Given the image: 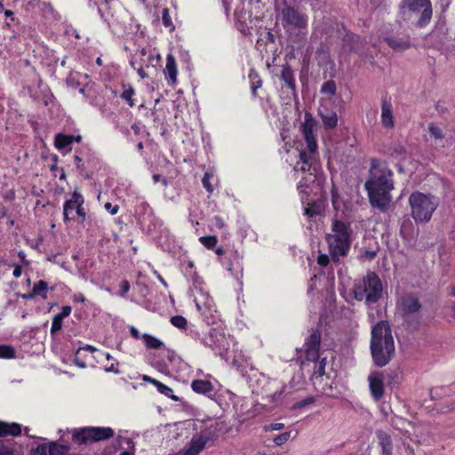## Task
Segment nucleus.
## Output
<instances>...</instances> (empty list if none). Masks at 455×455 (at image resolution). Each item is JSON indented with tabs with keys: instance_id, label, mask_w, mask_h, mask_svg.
<instances>
[{
	"instance_id": "6ab92c4d",
	"label": "nucleus",
	"mask_w": 455,
	"mask_h": 455,
	"mask_svg": "<svg viewBox=\"0 0 455 455\" xmlns=\"http://www.w3.org/2000/svg\"><path fill=\"white\" fill-rule=\"evenodd\" d=\"M323 211V202L319 199L313 200L307 203V207L305 208V215H307L308 218H314L322 215Z\"/></svg>"
},
{
	"instance_id": "864d4df0",
	"label": "nucleus",
	"mask_w": 455,
	"mask_h": 455,
	"mask_svg": "<svg viewBox=\"0 0 455 455\" xmlns=\"http://www.w3.org/2000/svg\"><path fill=\"white\" fill-rule=\"evenodd\" d=\"M105 209L109 211L112 215L116 214L118 212V205H112L111 203H106L104 205Z\"/></svg>"
},
{
	"instance_id": "cd10ccee",
	"label": "nucleus",
	"mask_w": 455,
	"mask_h": 455,
	"mask_svg": "<svg viewBox=\"0 0 455 455\" xmlns=\"http://www.w3.org/2000/svg\"><path fill=\"white\" fill-rule=\"evenodd\" d=\"M0 455H22L20 448L12 443H2L0 445Z\"/></svg>"
},
{
	"instance_id": "49530a36",
	"label": "nucleus",
	"mask_w": 455,
	"mask_h": 455,
	"mask_svg": "<svg viewBox=\"0 0 455 455\" xmlns=\"http://www.w3.org/2000/svg\"><path fill=\"white\" fill-rule=\"evenodd\" d=\"M156 387L157 388V390H158L161 394H163V395H166V396L171 395V393H172V389L171 387H169L168 386H166V385L163 384V383H162V382H160V381H159V383L156 385Z\"/></svg>"
},
{
	"instance_id": "de8ad7c7",
	"label": "nucleus",
	"mask_w": 455,
	"mask_h": 455,
	"mask_svg": "<svg viewBox=\"0 0 455 455\" xmlns=\"http://www.w3.org/2000/svg\"><path fill=\"white\" fill-rule=\"evenodd\" d=\"M311 156H308L305 151H300L299 153V160L302 164H307V166H311Z\"/></svg>"
},
{
	"instance_id": "a211bd4d",
	"label": "nucleus",
	"mask_w": 455,
	"mask_h": 455,
	"mask_svg": "<svg viewBox=\"0 0 455 455\" xmlns=\"http://www.w3.org/2000/svg\"><path fill=\"white\" fill-rule=\"evenodd\" d=\"M166 78L172 84L177 82V66L175 58L172 54H168L166 58V66L164 69Z\"/></svg>"
},
{
	"instance_id": "5701e85b",
	"label": "nucleus",
	"mask_w": 455,
	"mask_h": 455,
	"mask_svg": "<svg viewBox=\"0 0 455 455\" xmlns=\"http://www.w3.org/2000/svg\"><path fill=\"white\" fill-rule=\"evenodd\" d=\"M74 135H65L62 133H58L55 136L54 145L59 149H64L74 142Z\"/></svg>"
},
{
	"instance_id": "20e7f679",
	"label": "nucleus",
	"mask_w": 455,
	"mask_h": 455,
	"mask_svg": "<svg viewBox=\"0 0 455 455\" xmlns=\"http://www.w3.org/2000/svg\"><path fill=\"white\" fill-rule=\"evenodd\" d=\"M398 10L403 21L412 22L418 28L427 26L433 15L430 0H402Z\"/></svg>"
},
{
	"instance_id": "f257e3e1",
	"label": "nucleus",
	"mask_w": 455,
	"mask_h": 455,
	"mask_svg": "<svg viewBox=\"0 0 455 455\" xmlns=\"http://www.w3.org/2000/svg\"><path fill=\"white\" fill-rule=\"evenodd\" d=\"M375 162L376 160L372 161L370 178L364 187L371 205L385 212L392 201L390 192L394 189L393 172L387 168H376Z\"/></svg>"
},
{
	"instance_id": "412c9836",
	"label": "nucleus",
	"mask_w": 455,
	"mask_h": 455,
	"mask_svg": "<svg viewBox=\"0 0 455 455\" xmlns=\"http://www.w3.org/2000/svg\"><path fill=\"white\" fill-rule=\"evenodd\" d=\"M381 110V119L383 125L387 128H392L394 126V121L391 104L387 100H383Z\"/></svg>"
},
{
	"instance_id": "4c0bfd02",
	"label": "nucleus",
	"mask_w": 455,
	"mask_h": 455,
	"mask_svg": "<svg viewBox=\"0 0 455 455\" xmlns=\"http://www.w3.org/2000/svg\"><path fill=\"white\" fill-rule=\"evenodd\" d=\"M30 455H49V443L37 445L32 450Z\"/></svg>"
},
{
	"instance_id": "3c124183",
	"label": "nucleus",
	"mask_w": 455,
	"mask_h": 455,
	"mask_svg": "<svg viewBox=\"0 0 455 455\" xmlns=\"http://www.w3.org/2000/svg\"><path fill=\"white\" fill-rule=\"evenodd\" d=\"M330 262V258L326 254H320L317 258V263L320 266L326 267Z\"/></svg>"
},
{
	"instance_id": "393cba45",
	"label": "nucleus",
	"mask_w": 455,
	"mask_h": 455,
	"mask_svg": "<svg viewBox=\"0 0 455 455\" xmlns=\"http://www.w3.org/2000/svg\"><path fill=\"white\" fill-rule=\"evenodd\" d=\"M70 447L57 442L49 443V455H67Z\"/></svg>"
},
{
	"instance_id": "f8f14e48",
	"label": "nucleus",
	"mask_w": 455,
	"mask_h": 455,
	"mask_svg": "<svg viewBox=\"0 0 455 455\" xmlns=\"http://www.w3.org/2000/svg\"><path fill=\"white\" fill-rule=\"evenodd\" d=\"M421 307L420 301L413 295L403 296L401 299V309L404 319H407L411 315L418 313Z\"/></svg>"
},
{
	"instance_id": "5fc2aeb1",
	"label": "nucleus",
	"mask_w": 455,
	"mask_h": 455,
	"mask_svg": "<svg viewBox=\"0 0 455 455\" xmlns=\"http://www.w3.org/2000/svg\"><path fill=\"white\" fill-rule=\"evenodd\" d=\"M152 178L156 183L161 180L164 186L168 185L167 180L165 178H162L160 174H154Z\"/></svg>"
},
{
	"instance_id": "774afa93",
	"label": "nucleus",
	"mask_w": 455,
	"mask_h": 455,
	"mask_svg": "<svg viewBox=\"0 0 455 455\" xmlns=\"http://www.w3.org/2000/svg\"><path fill=\"white\" fill-rule=\"evenodd\" d=\"M123 440L128 444L129 447H131V449L134 450V443L132 439L124 438Z\"/></svg>"
},
{
	"instance_id": "052dcab7",
	"label": "nucleus",
	"mask_w": 455,
	"mask_h": 455,
	"mask_svg": "<svg viewBox=\"0 0 455 455\" xmlns=\"http://www.w3.org/2000/svg\"><path fill=\"white\" fill-rule=\"evenodd\" d=\"M298 165H299V163L295 166V170L296 171L300 170L302 172H308L310 170V167H311V166H307V164H302L300 167H299Z\"/></svg>"
},
{
	"instance_id": "338daca9",
	"label": "nucleus",
	"mask_w": 455,
	"mask_h": 455,
	"mask_svg": "<svg viewBox=\"0 0 455 455\" xmlns=\"http://www.w3.org/2000/svg\"><path fill=\"white\" fill-rule=\"evenodd\" d=\"M407 225H408V226H411V222L409 220H404V221L403 222V224H402V226H401V233H403V232H404V229H405V228H406V226H407Z\"/></svg>"
},
{
	"instance_id": "2eb2a0df",
	"label": "nucleus",
	"mask_w": 455,
	"mask_h": 455,
	"mask_svg": "<svg viewBox=\"0 0 455 455\" xmlns=\"http://www.w3.org/2000/svg\"><path fill=\"white\" fill-rule=\"evenodd\" d=\"M280 78L283 81L287 87L291 89L294 99L297 98V89L294 79L293 70L290 65L286 64L282 67Z\"/></svg>"
},
{
	"instance_id": "c756f323",
	"label": "nucleus",
	"mask_w": 455,
	"mask_h": 455,
	"mask_svg": "<svg viewBox=\"0 0 455 455\" xmlns=\"http://www.w3.org/2000/svg\"><path fill=\"white\" fill-rule=\"evenodd\" d=\"M391 155L396 158L404 159L406 156V148L400 143H395L391 148Z\"/></svg>"
},
{
	"instance_id": "2f4dec72",
	"label": "nucleus",
	"mask_w": 455,
	"mask_h": 455,
	"mask_svg": "<svg viewBox=\"0 0 455 455\" xmlns=\"http://www.w3.org/2000/svg\"><path fill=\"white\" fill-rule=\"evenodd\" d=\"M337 91L336 83L333 80L325 82L321 88V92L323 94H329L330 96L335 95Z\"/></svg>"
},
{
	"instance_id": "6e6552de",
	"label": "nucleus",
	"mask_w": 455,
	"mask_h": 455,
	"mask_svg": "<svg viewBox=\"0 0 455 455\" xmlns=\"http://www.w3.org/2000/svg\"><path fill=\"white\" fill-rule=\"evenodd\" d=\"M114 430L110 427H88L73 433V440L77 443H91L109 439L114 436Z\"/></svg>"
},
{
	"instance_id": "e2e57ef3",
	"label": "nucleus",
	"mask_w": 455,
	"mask_h": 455,
	"mask_svg": "<svg viewBox=\"0 0 455 455\" xmlns=\"http://www.w3.org/2000/svg\"><path fill=\"white\" fill-rule=\"evenodd\" d=\"M76 214L84 220L85 218V212L84 211V208L81 206H78L76 209Z\"/></svg>"
},
{
	"instance_id": "e433bc0d",
	"label": "nucleus",
	"mask_w": 455,
	"mask_h": 455,
	"mask_svg": "<svg viewBox=\"0 0 455 455\" xmlns=\"http://www.w3.org/2000/svg\"><path fill=\"white\" fill-rule=\"evenodd\" d=\"M162 21L164 27L169 28L171 31L174 30L175 27L172 21L169 10L167 8H164L162 11Z\"/></svg>"
},
{
	"instance_id": "bb28decb",
	"label": "nucleus",
	"mask_w": 455,
	"mask_h": 455,
	"mask_svg": "<svg viewBox=\"0 0 455 455\" xmlns=\"http://www.w3.org/2000/svg\"><path fill=\"white\" fill-rule=\"evenodd\" d=\"M84 351L94 352V351H96V348L92 346L86 345L85 347H79L77 349L75 358H74V363L80 368L86 367V363L84 362V360H80V355Z\"/></svg>"
},
{
	"instance_id": "37998d69",
	"label": "nucleus",
	"mask_w": 455,
	"mask_h": 455,
	"mask_svg": "<svg viewBox=\"0 0 455 455\" xmlns=\"http://www.w3.org/2000/svg\"><path fill=\"white\" fill-rule=\"evenodd\" d=\"M305 352H306V359L307 361L315 363L319 359V350L318 349L306 348Z\"/></svg>"
},
{
	"instance_id": "c85d7f7f",
	"label": "nucleus",
	"mask_w": 455,
	"mask_h": 455,
	"mask_svg": "<svg viewBox=\"0 0 455 455\" xmlns=\"http://www.w3.org/2000/svg\"><path fill=\"white\" fill-rule=\"evenodd\" d=\"M47 289H48L47 282H45L44 280H40L34 284L32 291L36 296L39 295L43 299H46L47 298V292H46Z\"/></svg>"
},
{
	"instance_id": "f03ea898",
	"label": "nucleus",
	"mask_w": 455,
	"mask_h": 455,
	"mask_svg": "<svg viewBox=\"0 0 455 455\" xmlns=\"http://www.w3.org/2000/svg\"><path fill=\"white\" fill-rule=\"evenodd\" d=\"M370 349L372 361L378 367L386 366L394 357V338L387 321H379L373 325Z\"/></svg>"
},
{
	"instance_id": "79ce46f5",
	"label": "nucleus",
	"mask_w": 455,
	"mask_h": 455,
	"mask_svg": "<svg viewBox=\"0 0 455 455\" xmlns=\"http://www.w3.org/2000/svg\"><path fill=\"white\" fill-rule=\"evenodd\" d=\"M315 399L314 396H307L305 399L295 403L292 406V409L298 410V409L304 408L309 404H312L313 403H315Z\"/></svg>"
},
{
	"instance_id": "ea45409f",
	"label": "nucleus",
	"mask_w": 455,
	"mask_h": 455,
	"mask_svg": "<svg viewBox=\"0 0 455 455\" xmlns=\"http://www.w3.org/2000/svg\"><path fill=\"white\" fill-rule=\"evenodd\" d=\"M64 318H61L60 316H59L58 315H56L53 319H52V328H51V333L53 335L55 334L57 331H60L61 328H62V320Z\"/></svg>"
},
{
	"instance_id": "a18cd8bd",
	"label": "nucleus",
	"mask_w": 455,
	"mask_h": 455,
	"mask_svg": "<svg viewBox=\"0 0 455 455\" xmlns=\"http://www.w3.org/2000/svg\"><path fill=\"white\" fill-rule=\"evenodd\" d=\"M289 438H290V432H285V433H283V434L277 435L276 437H275L274 443L276 445H282L284 443H286Z\"/></svg>"
},
{
	"instance_id": "473e14b6",
	"label": "nucleus",
	"mask_w": 455,
	"mask_h": 455,
	"mask_svg": "<svg viewBox=\"0 0 455 455\" xmlns=\"http://www.w3.org/2000/svg\"><path fill=\"white\" fill-rule=\"evenodd\" d=\"M5 431V436L6 435H13L17 436L21 434L22 428L21 426L18 423H7Z\"/></svg>"
},
{
	"instance_id": "7c9ffc66",
	"label": "nucleus",
	"mask_w": 455,
	"mask_h": 455,
	"mask_svg": "<svg viewBox=\"0 0 455 455\" xmlns=\"http://www.w3.org/2000/svg\"><path fill=\"white\" fill-rule=\"evenodd\" d=\"M16 356V351L13 347L8 345H0V358L12 359Z\"/></svg>"
},
{
	"instance_id": "aec40b11",
	"label": "nucleus",
	"mask_w": 455,
	"mask_h": 455,
	"mask_svg": "<svg viewBox=\"0 0 455 455\" xmlns=\"http://www.w3.org/2000/svg\"><path fill=\"white\" fill-rule=\"evenodd\" d=\"M191 387L196 393L202 395H211L213 391V385L212 382L204 379L193 380Z\"/></svg>"
},
{
	"instance_id": "6e6d98bb",
	"label": "nucleus",
	"mask_w": 455,
	"mask_h": 455,
	"mask_svg": "<svg viewBox=\"0 0 455 455\" xmlns=\"http://www.w3.org/2000/svg\"><path fill=\"white\" fill-rule=\"evenodd\" d=\"M142 379H143L144 381H147V382H148V383L153 384L155 387H156V385L159 383V381H158V380H156V379H152L151 377L147 376V375H143Z\"/></svg>"
},
{
	"instance_id": "f3484780",
	"label": "nucleus",
	"mask_w": 455,
	"mask_h": 455,
	"mask_svg": "<svg viewBox=\"0 0 455 455\" xmlns=\"http://www.w3.org/2000/svg\"><path fill=\"white\" fill-rule=\"evenodd\" d=\"M319 116L322 118L323 124L326 129H333L338 124V116L336 112L324 108L319 110Z\"/></svg>"
},
{
	"instance_id": "58836bf2",
	"label": "nucleus",
	"mask_w": 455,
	"mask_h": 455,
	"mask_svg": "<svg viewBox=\"0 0 455 455\" xmlns=\"http://www.w3.org/2000/svg\"><path fill=\"white\" fill-rule=\"evenodd\" d=\"M428 131L430 134L435 139V140H442L443 138V131L441 128L436 126L435 124L431 123L428 126Z\"/></svg>"
},
{
	"instance_id": "603ef678",
	"label": "nucleus",
	"mask_w": 455,
	"mask_h": 455,
	"mask_svg": "<svg viewBox=\"0 0 455 455\" xmlns=\"http://www.w3.org/2000/svg\"><path fill=\"white\" fill-rule=\"evenodd\" d=\"M71 307L70 306H64L62 307L61 308V312H60L59 314H57L59 316H60L61 318H65L67 316H68L71 313Z\"/></svg>"
},
{
	"instance_id": "4be33fe9",
	"label": "nucleus",
	"mask_w": 455,
	"mask_h": 455,
	"mask_svg": "<svg viewBox=\"0 0 455 455\" xmlns=\"http://www.w3.org/2000/svg\"><path fill=\"white\" fill-rule=\"evenodd\" d=\"M321 346V331L318 329H313L311 334L307 339L306 348L320 349Z\"/></svg>"
},
{
	"instance_id": "9b49d317",
	"label": "nucleus",
	"mask_w": 455,
	"mask_h": 455,
	"mask_svg": "<svg viewBox=\"0 0 455 455\" xmlns=\"http://www.w3.org/2000/svg\"><path fill=\"white\" fill-rule=\"evenodd\" d=\"M368 380L371 396L375 401H379L384 395V383L382 372H372L368 377Z\"/></svg>"
},
{
	"instance_id": "c03bdc74",
	"label": "nucleus",
	"mask_w": 455,
	"mask_h": 455,
	"mask_svg": "<svg viewBox=\"0 0 455 455\" xmlns=\"http://www.w3.org/2000/svg\"><path fill=\"white\" fill-rule=\"evenodd\" d=\"M211 177L212 175L209 172H205L202 179V183L209 193H212L213 191V187L210 182Z\"/></svg>"
},
{
	"instance_id": "8fccbe9b",
	"label": "nucleus",
	"mask_w": 455,
	"mask_h": 455,
	"mask_svg": "<svg viewBox=\"0 0 455 455\" xmlns=\"http://www.w3.org/2000/svg\"><path fill=\"white\" fill-rule=\"evenodd\" d=\"M130 287V283L127 280H123L121 283V290L119 291V295L121 297H124V295L129 291Z\"/></svg>"
},
{
	"instance_id": "1a4fd4ad",
	"label": "nucleus",
	"mask_w": 455,
	"mask_h": 455,
	"mask_svg": "<svg viewBox=\"0 0 455 455\" xmlns=\"http://www.w3.org/2000/svg\"><path fill=\"white\" fill-rule=\"evenodd\" d=\"M217 437V426H211L203 430L199 436L193 437L183 455H198L209 442H212Z\"/></svg>"
},
{
	"instance_id": "72a5a7b5",
	"label": "nucleus",
	"mask_w": 455,
	"mask_h": 455,
	"mask_svg": "<svg viewBox=\"0 0 455 455\" xmlns=\"http://www.w3.org/2000/svg\"><path fill=\"white\" fill-rule=\"evenodd\" d=\"M199 241L202 244H204L207 249H212L217 244V237L215 235L209 236H201Z\"/></svg>"
},
{
	"instance_id": "b1692460",
	"label": "nucleus",
	"mask_w": 455,
	"mask_h": 455,
	"mask_svg": "<svg viewBox=\"0 0 455 455\" xmlns=\"http://www.w3.org/2000/svg\"><path fill=\"white\" fill-rule=\"evenodd\" d=\"M251 80V89L253 97L257 96V90L262 86V80L255 69H251L249 73Z\"/></svg>"
},
{
	"instance_id": "7ed1b4c3",
	"label": "nucleus",
	"mask_w": 455,
	"mask_h": 455,
	"mask_svg": "<svg viewBox=\"0 0 455 455\" xmlns=\"http://www.w3.org/2000/svg\"><path fill=\"white\" fill-rule=\"evenodd\" d=\"M352 234L350 223L338 219L332 220L331 233L327 234L325 239L334 262H339L340 257L347 255L352 244Z\"/></svg>"
},
{
	"instance_id": "39448f33",
	"label": "nucleus",
	"mask_w": 455,
	"mask_h": 455,
	"mask_svg": "<svg viewBox=\"0 0 455 455\" xmlns=\"http://www.w3.org/2000/svg\"><path fill=\"white\" fill-rule=\"evenodd\" d=\"M408 201L411 208V215L418 224L429 222L433 213L439 205V199L436 196L419 191L412 192Z\"/></svg>"
},
{
	"instance_id": "0eeeda50",
	"label": "nucleus",
	"mask_w": 455,
	"mask_h": 455,
	"mask_svg": "<svg viewBox=\"0 0 455 455\" xmlns=\"http://www.w3.org/2000/svg\"><path fill=\"white\" fill-rule=\"evenodd\" d=\"M282 25L285 29H295L299 32L307 28V16L298 8L283 2V8L280 12Z\"/></svg>"
},
{
	"instance_id": "423d86ee",
	"label": "nucleus",
	"mask_w": 455,
	"mask_h": 455,
	"mask_svg": "<svg viewBox=\"0 0 455 455\" xmlns=\"http://www.w3.org/2000/svg\"><path fill=\"white\" fill-rule=\"evenodd\" d=\"M382 282L379 275L373 271H369L362 280L355 283L353 293L356 300L365 299L368 304H374L382 297Z\"/></svg>"
},
{
	"instance_id": "9d476101",
	"label": "nucleus",
	"mask_w": 455,
	"mask_h": 455,
	"mask_svg": "<svg viewBox=\"0 0 455 455\" xmlns=\"http://www.w3.org/2000/svg\"><path fill=\"white\" fill-rule=\"evenodd\" d=\"M317 128V122L310 113L305 114L304 123L300 125V131L304 135L307 142V149L310 153L314 154L317 151V142L315 135V131Z\"/></svg>"
},
{
	"instance_id": "a878e982",
	"label": "nucleus",
	"mask_w": 455,
	"mask_h": 455,
	"mask_svg": "<svg viewBox=\"0 0 455 455\" xmlns=\"http://www.w3.org/2000/svg\"><path fill=\"white\" fill-rule=\"evenodd\" d=\"M143 341L148 348L160 349L164 347V344L149 334H144L142 336Z\"/></svg>"
},
{
	"instance_id": "4468645a",
	"label": "nucleus",
	"mask_w": 455,
	"mask_h": 455,
	"mask_svg": "<svg viewBox=\"0 0 455 455\" xmlns=\"http://www.w3.org/2000/svg\"><path fill=\"white\" fill-rule=\"evenodd\" d=\"M384 41L395 52H404L411 47V39L410 36H404L403 37L386 36Z\"/></svg>"
},
{
	"instance_id": "09e8293b",
	"label": "nucleus",
	"mask_w": 455,
	"mask_h": 455,
	"mask_svg": "<svg viewBox=\"0 0 455 455\" xmlns=\"http://www.w3.org/2000/svg\"><path fill=\"white\" fill-rule=\"evenodd\" d=\"M362 258L367 260H372L377 256V251L373 250H365L362 254Z\"/></svg>"
},
{
	"instance_id": "bf43d9fd",
	"label": "nucleus",
	"mask_w": 455,
	"mask_h": 455,
	"mask_svg": "<svg viewBox=\"0 0 455 455\" xmlns=\"http://www.w3.org/2000/svg\"><path fill=\"white\" fill-rule=\"evenodd\" d=\"M21 273H22V267L20 266H16L13 269V273L12 275L15 276V277H20L21 275Z\"/></svg>"
},
{
	"instance_id": "f704fd0d",
	"label": "nucleus",
	"mask_w": 455,
	"mask_h": 455,
	"mask_svg": "<svg viewBox=\"0 0 455 455\" xmlns=\"http://www.w3.org/2000/svg\"><path fill=\"white\" fill-rule=\"evenodd\" d=\"M171 323L172 325L179 329H186L188 325V321L182 315H174L171 318Z\"/></svg>"
},
{
	"instance_id": "680f3d73",
	"label": "nucleus",
	"mask_w": 455,
	"mask_h": 455,
	"mask_svg": "<svg viewBox=\"0 0 455 455\" xmlns=\"http://www.w3.org/2000/svg\"><path fill=\"white\" fill-rule=\"evenodd\" d=\"M130 332H131V335L134 338V339H140V332L139 331L135 328V327H132L131 330H130Z\"/></svg>"
},
{
	"instance_id": "4d7b16f0",
	"label": "nucleus",
	"mask_w": 455,
	"mask_h": 455,
	"mask_svg": "<svg viewBox=\"0 0 455 455\" xmlns=\"http://www.w3.org/2000/svg\"><path fill=\"white\" fill-rule=\"evenodd\" d=\"M283 423H272L270 426H269V429L271 430H280V429H283Z\"/></svg>"
},
{
	"instance_id": "13d9d810",
	"label": "nucleus",
	"mask_w": 455,
	"mask_h": 455,
	"mask_svg": "<svg viewBox=\"0 0 455 455\" xmlns=\"http://www.w3.org/2000/svg\"><path fill=\"white\" fill-rule=\"evenodd\" d=\"M7 427V423L6 422H3V421H0V437L1 436H5V431H6V427Z\"/></svg>"
},
{
	"instance_id": "dca6fc26",
	"label": "nucleus",
	"mask_w": 455,
	"mask_h": 455,
	"mask_svg": "<svg viewBox=\"0 0 455 455\" xmlns=\"http://www.w3.org/2000/svg\"><path fill=\"white\" fill-rule=\"evenodd\" d=\"M376 435L379 440V444L382 450V454L392 455L393 445L391 436L382 430L377 431Z\"/></svg>"
},
{
	"instance_id": "69168bd1",
	"label": "nucleus",
	"mask_w": 455,
	"mask_h": 455,
	"mask_svg": "<svg viewBox=\"0 0 455 455\" xmlns=\"http://www.w3.org/2000/svg\"><path fill=\"white\" fill-rule=\"evenodd\" d=\"M138 75L140 76V78L144 79L148 76V74L145 72V70L142 68H139L137 69Z\"/></svg>"
},
{
	"instance_id": "0e129e2a",
	"label": "nucleus",
	"mask_w": 455,
	"mask_h": 455,
	"mask_svg": "<svg viewBox=\"0 0 455 455\" xmlns=\"http://www.w3.org/2000/svg\"><path fill=\"white\" fill-rule=\"evenodd\" d=\"M20 297L24 299H31L33 298L36 297V295L34 294L33 291L28 292V293H24V294H21Z\"/></svg>"
},
{
	"instance_id": "a19ab883",
	"label": "nucleus",
	"mask_w": 455,
	"mask_h": 455,
	"mask_svg": "<svg viewBox=\"0 0 455 455\" xmlns=\"http://www.w3.org/2000/svg\"><path fill=\"white\" fill-rule=\"evenodd\" d=\"M326 359L323 358L318 363H315L314 374L322 377L325 374Z\"/></svg>"
},
{
	"instance_id": "c9c22d12",
	"label": "nucleus",
	"mask_w": 455,
	"mask_h": 455,
	"mask_svg": "<svg viewBox=\"0 0 455 455\" xmlns=\"http://www.w3.org/2000/svg\"><path fill=\"white\" fill-rule=\"evenodd\" d=\"M134 89L131 85H129L128 88L121 93V98L126 100L130 107H133L134 102L132 100V96L134 95Z\"/></svg>"
},
{
	"instance_id": "ddd939ff",
	"label": "nucleus",
	"mask_w": 455,
	"mask_h": 455,
	"mask_svg": "<svg viewBox=\"0 0 455 455\" xmlns=\"http://www.w3.org/2000/svg\"><path fill=\"white\" fill-rule=\"evenodd\" d=\"M84 198L80 193L77 191H74L72 194V197L67 200L64 204L63 207V215L64 221L68 222L74 219V216H70V213L74 209H76L78 206L83 205Z\"/></svg>"
}]
</instances>
